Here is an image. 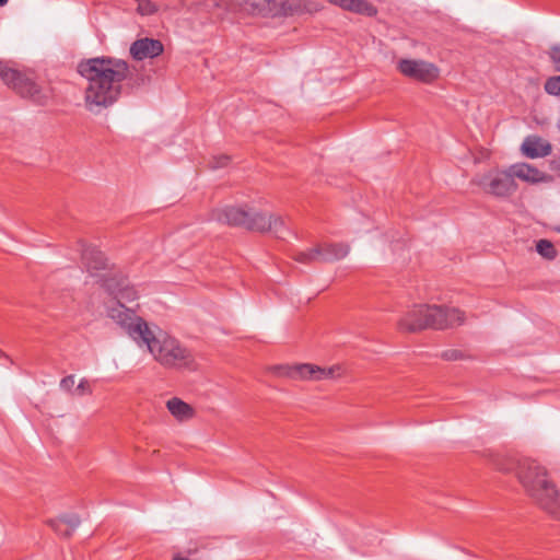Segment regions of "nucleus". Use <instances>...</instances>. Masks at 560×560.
I'll return each instance as SVG.
<instances>
[{"label":"nucleus","instance_id":"obj_1","mask_svg":"<svg viewBox=\"0 0 560 560\" xmlns=\"http://www.w3.org/2000/svg\"><path fill=\"white\" fill-rule=\"evenodd\" d=\"M78 71L88 82L84 108L92 115H101L118 102L129 66L122 59L95 57L81 61Z\"/></svg>","mask_w":560,"mask_h":560},{"label":"nucleus","instance_id":"obj_2","mask_svg":"<svg viewBox=\"0 0 560 560\" xmlns=\"http://www.w3.org/2000/svg\"><path fill=\"white\" fill-rule=\"evenodd\" d=\"M89 272L95 278L100 290L112 298V301L105 305L106 317L128 336L131 335L135 318L144 319L137 314L141 299L140 288L125 273L108 268L105 264L100 271L96 267L90 266Z\"/></svg>","mask_w":560,"mask_h":560},{"label":"nucleus","instance_id":"obj_3","mask_svg":"<svg viewBox=\"0 0 560 560\" xmlns=\"http://www.w3.org/2000/svg\"><path fill=\"white\" fill-rule=\"evenodd\" d=\"M129 337L140 347H145L150 355L164 368L194 370L196 360L192 353L177 339L147 319H137Z\"/></svg>","mask_w":560,"mask_h":560},{"label":"nucleus","instance_id":"obj_4","mask_svg":"<svg viewBox=\"0 0 560 560\" xmlns=\"http://www.w3.org/2000/svg\"><path fill=\"white\" fill-rule=\"evenodd\" d=\"M213 220L256 233H271L281 238L287 232L285 219L280 213L253 205H222L211 211Z\"/></svg>","mask_w":560,"mask_h":560},{"label":"nucleus","instance_id":"obj_5","mask_svg":"<svg viewBox=\"0 0 560 560\" xmlns=\"http://www.w3.org/2000/svg\"><path fill=\"white\" fill-rule=\"evenodd\" d=\"M0 79L22 97L44 104L52 98L54 90L45 82H38L32 72L15 68L0 69Z\"/></svg>","mask_w":560,"mask_h":560},{"label":"nucleus","instance_id":"obj_6","mask_svg":"<svg viewBox=\"0 0 560 560\" xmlns=\"http://www.w3.org/2000/svg\"><path fill=\"white\" fill-rule=\"evenodd\" d=\"M470 185L480 192L495 198L508 199L517 190V183L513 182L510 166H493L476 173Z\"/></svg>","mask_w":560,"mask_h":560},{"label":"nucleus","instance_id":"obj_7","mask_svg":"<svg viewBox=\"0 0 560 560\" xmlns=\"http://www.w3.org/2000/svg\"><path fill=\"white\" fill-rule=\"evenodd\" d=\"M242 5L248 14L260 18H287L319 10L304 0H243Z\"/></svg>","mask_w":560,"mask_h":560},{"label":"nucleus","instance_id":"obj_8","mask_svg":"<svg viewBox=\"0 0 560 560\" xmlns=\"http://www.w3.org/2000/svg\"><path fill=\"white\" fill-rule=\"evenodd\" d=\"M440 305L413 304L401 313L397 328L404 332H417L428 328H438L440 322Z\"/></svg>","mask_w":560,"mask_h":560},{"label":"nucleus","instance_id":"obj_9","mask_svg":"<svg viewBox=\"0 0 560 560\" xmlns=\"http://www.w3.org/2000/svg\"><path fill=\"white\" fill-rule=\"evenodd\" d=\"M396 68L404 77L427 84L435 82L441 75L438 65L424 59L401 58Z\"/></svg>","mask_w":560,"mask_h":560},{"label":"nucleus","instance_id":"obj_10","mask_svg":"<svg viewBox=\"0 0 560 560\" xmlns=\"http://www.w3.org/2000/svg\"><path fill=\"white\" fill-rule=\"evenodd\" d=\"M513 182H521L528 186L550 185L553 176L535 164L516 162L510 165Z\"/></svg>","mask_w":560,"mask_h":560},{"label":"nucleus","instance_id":"obj_11","mask_svg":"<svg viewBox=\"0 0 560 560\" xmlns=\"http://www.w3.org/2000/svg\"><path fill=\"white\" fill-rule=\"evenodd\" d=\"M552 151L551 143L537 135H529L524 138L520 145V152L527 159H542L548 156Z\"/></svg>","mask_w":560,"mask_h":560},{"label":"nucleus","instance_id":"obj_12","mask_svg":"<svg viewBox=\"0 0 560 560\" xmlns=\"http://www.w3.org/2000/svg\"><path fill=\"white\" fill-rule=\"evenodd\" d=\"M165 408L170 416L178 423L191 421L196 415V408L179 397H171L165 401Z\"/></svg>","mask_w":560,"mask_h":560},{"label":"nucleus","instance_id":"obj_13","mask_svg":"<svg viewBox=\"0 0 560 560\" xmlns=\"http://www.w3.org/2000/svg\"><path fill=\"white\" fill-rule=\"evenodd\" d=\"M345 11L366 18H374L378 14L377 7L370 0H326Z\"/></svg>","mask_w":560,"mask_h":560},{"label":"nucleus","instance_id":"obj_14","mask_svg":"<svg viewBox=\"0 0 560 560\" xmlns=\"http://www.w3.org/2000/svg\"><path fill=\"white\" fill-rule=\"evenodd\" d=\"M163 45L160 40L152 38H140L130 46V55L136 60L154 58L161 55Z\"/></svg>","mask_w":560,"mask_h":560},{"label":"nucleus","instance_id":"obj_15","mask_svg":"<svg viewBox=\"0 0 560 560\" xmlns=\"http://www.w3.org/2000/svg\"><path fill=\"white\" fill-rule=\"evenodd\" d=\"M532 498L549 516L560 521V492H532Z\"/></svg>","mask_w":560,"mask_h":560},{"label":"nucleus","instance_id":"obj_16","mask_svg":"<svg viewBox=\"0 0 560 560\" xmlns=\"http://www.w3.org/2000/svg\"><path fill=\"white\" fill-rule=\"evenodd\" d=\"M81 521L77 514L62 515L48 521V525L60 537L69 538L79 527Z\"/></svg>","mask_w":560,"mask_h":560},{"label":"nucleus","instance_id":"obj_17","mask_svg":"<svg viewBox=\"0 0 560 560\" xmlns=\"http://www.w3.org/2000/svg\"><path fill=\"white\" fill-rule=\"evenodd\" d=\"M60 388L74 397H84L92 394L91 383L84 377L69 375L61 380Z\"/></svg>","mask_w":560,"mask_h":560},{"label":"nucleus","instance_id":"obj_18","mask_svg":"<svg viewBox=\"0 0 560 560\" xmlns=\"http://www.w3.org/2000/svg\"><path fill=\"white\" fill-rule=\"evenodd\" d=\"M440 311L441 323L438 324V329L458 326L465 322V314L458 308H448L440 306Z\"/></svg>","mask_w":560,"mask_h":560},{"label":"nucleus","instance_id":"obj_19","mask_svg":"<svg viewBox=\"0 0 560 560\" xmlns=\"http://www.w3.org/2000/svg\"><path fill=\"white\" fill-rule=\"evenodd\" d=\"M294 260L302 264L325 261L323 243L315 244L308 248L296 252L294 254Z\"/></svg>","mask_w":560,"mask_h":560},{"label":"nucleus","instance_id":"obj_20","mask_svg":"<svg viewBox=\"0 0 560 560\" xmlns=\"http://www.w3.org/2000/svg\"><path fill=\"white\" fill-rule=\"evenodd\" d=\"M325 261L345 258L349 254V246L343 243H323Z\"/></svg>","mask_w":560,"mask_h":560},{"label":"nucleus","instance_id":"obj_21","mask_svg":"<svg viewBox=\"0 0 560 560\" xmlns=\"http://www.w3.org/2000/svg\"><path fill=\"white\" fill-rule=\"evenodd\" d=\"M299 381L322 382V366L313 363H299Z\"/></svg>","mask_w":560,"mask_h":560},{"label":"nucleus","instance_id":"obj_22","mask_svg":"<svg viewBox=\"0 0 560 560\" xmlns=\"http://www.w3.org/2000/svg\"><path fill=\"white\" fill-rule=\"evenodd\" d=\"M347 374V369L342 364H332L322 366V381H336L342 378Z\"/></svg>","mask_w":560,"mask_h":560},{"label":"nucleus","instance_id":"obj_23","mask_svg":"<svg viewBox=\"0 0 560 560\" xmlns=\"http://www.w3.org/2000/svg\"><path fill=\"white\" fill-rule=\"evenodd\" d=\"M272 373L279 377H285L299 381V364L277 365L271 369Z\"/></svg>","mask_w":560,"mask_h":560},{"label":"nucleus","instance_id":"obj_24","mask_svg":"<svg viewBox=\"0 0 560 560\" xmlns=\"http://www.w3.org/2000/svg\"><path fill=\"white\" fill-rule=\"evenodd\" d=\"M536 249L541 257L548 260H552L557 256V250L553 244L547 240H540L536 245Z\"/></svg>","mask_w":560,"mask_h":560},{"label":"nucleus","instance_id":"obj_25","mask_svg":"<svg viewBox=\"0 0 560 560\" xmlns=\"http://www.w3.org/2000/svg\"><path fill=\"white\" fill-rule=\"evenodd\" d=\"M528 486L536 489H548L553 487L555 485L548 478L546 470L538 469V471L535 475V478L528 483Z\"/></svg>","mask_w":560,"mask_h":560},{"label":"nucleus","instance_id":"obj_26","mask_svg":"<svg viewBox=\"0 0 560 560\" xmlns=\"http://www.w3.org/2000/svg\"><path fill=\"white\" fill-rule=\"evenodd\" d=\"M544 91L550 96L560 97V74L547 78L544 83Z\"/></svg>","mask_w":560,"mask_h":560},{"label":"nucleus","instance_id":"obj_27","mask_svg":"<svg viewBox=\"0 0 560 560\" xmlns=\"http://www.w3.org/2000/svg\"><path fill=\"white\" fill-rule=\"evenodd\" d=\"M137 11L141 15H152L158 12V7L150 0H139Z\"/></svg>","mask_w":560,"mask_h":560},{"label":"nucleus","instance_id":"obj_28","mask_svg":"<svg viewBox=\"0 0 560 560\" xmlns=\"http://www.w3.org/2000/svg\"><path fill=\"white\" fill-rule=\"evenodd\" d=\"M443 358L448 361H460L466 360L468 355L462 350L450 349L443 353Z\"/></svg>","mask_w":560,"mask_h":560},{"label":"nucleus","instance_id":"obj_29","mask_svg":"<svg viewBox=\"0 0 560 560\" xmlns=\"http://www.w3.org/2000/svg\"><path fill=\"white\" fill-rule=\"evenodd\" d=\"M549 58L555 66V69L560 72V46H553L550 48Z\"/></svg>","mask_w":560,"mask_h":560},{"label":"nucleus","instance_id":"obj_30","mask_svg":"<svg viewBox=\"0 0 560 560\" xmlns=\"http://www.w3.org/2000/svg\"><path fill=\"white\" fill-rule=\"evenodd\" d=\"M230 159L228 156H221L215 166H225L229 163Z\"/></svg>","mask_w":560,"mask_h":560},{"label":"nucleus","instance_id":"obj_31","mask_svg":"<svg viewBox=\"0 0 560 560\" xmlns=\"http://www.w3.org/2000/svg\"><path fill=\"white\" fill-rule=\"evenodd\" d=\"M550 166L552 170L555 171H560V158L559 159H556L553 160L551 163H550Z\"/></svg>","mask_w":560,"mask_h":560},{"label":"nucleus","instance_id":"obj_32","mask_svg":"<svg viewBox=\"0 0 560 560\" xmlns=\"http://www.w3.org/2000/svg\"><path fill=\"white\" fill-rule=\"evenodd\" d=\"M0 69H11V67L8 63L0 60Z\"/></svg>","mask_w":560,"mask_h":560},{"label":"nucleus","instance_id":"obj_33","mask_svg":"<svg viewBox=\"0 0 560 560\" xmlns=\"http://www.w3.org/2000/svg\"><path fill=\"white\" fill-rule=\"evenodd\" d=\"M7 359V355L5 353L0 349V364L2 363V361Z\"/></svg>","mask_w":560,"mask_h":560},{"label":"nucleus","instance_id":"obj_34","mask_svg":"<svg viewBox=\"0 0 560 560\" xmlns=\"http://www.w3.org/2000/svg\"><path fill=\"white\" fill-rule=\"evenodd\" d=\"M8 2V0H0V5H4Z\"/></svg>","mask_w":560,"mask_h":560},{"label":"nucleus","instance_id":"obj_35","mask_svg":"<svg viewBox=\"0 0 560 560\" xmlns=\"http://www.w3.org/2000/svg\"><path fill=\"white\" fill-rule=\"evenodd\" d=\"M558 128L560 130V117H559V120H558Z\"/></svg>","mask_w":560,"mask_h":560}]
</instances>
